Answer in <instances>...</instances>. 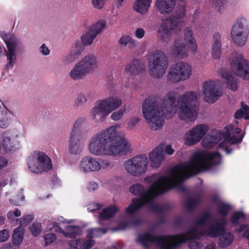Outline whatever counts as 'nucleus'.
I'll return each mask as SVG.
<instances>
[{"instance_id":"obj_1","label":"nucleus","mask_w":249,"mask_h":249,"mask_svg":"<svg viewBox=\"0 0 249 249\" xmlns=\"http://www.w3.org/2000/svg\"><path fill=\"white\" fill-rule=\"evenodd\" d=\"M220 158L217 152L198 151L193 154L189 161L175 166L166 175L153 174L145 178V182H153L148 189H146L140 183L133 184L129 190L132 194L139 197L132 199L131 204L126 209V213L129 215L133 214L144 205L151 203L158 195L177 186L191 176L208 170L213 164H218Z\"/></svg>"},{"instance_id":"obj_2","label":"nucleus","mask_w":249,"mask_h":249,"mask_svg":"<svg viewBox=\"0 0 249 249\" xmlns=\"http://www.w3.org/2000/svg\"><path fill=\"white\" fill-rule=\"evenodd\" d=\"M177 92L168 91L160 100L157 97L146 99L142 105L143 117L153 130L160 129L164 124V115L172 118L177 114L179 120L194 121L197 116L196 106L198 94L193 91H186L179 95L176 103Z\"/></svg>"},{"instance_id":"obj_3","label":"nucleus","mask_w":249,"mask_h":249,"mask_svg":"<svg viewBox=\"0 0 249 249\" xmlns=\"http://www.w3.org/2000/svg\"><path fill=\"white\" fill-rule=\"evenodd\" d=\"M211 217L210 213L202 214L196 220L194 227L188 232L176 236H157L149 233L139 235L137 242L146 249H174L180 243L188 240L189 247L191 249H200L202 244L195 240L199 236H209L215 238L221 235L224 232V226L226 224V219L222 218L219 221L208 224Z\"/></svg>"},{"instance_id":"obj_4","label":"nucleus","mask_w":249,"mask_h":249,"mask_svg":"<svg viewBox=\"0 0 249 249\" xmlns=\"http://www.w3.org/2000/svg\"><path fill=\"white\" fill-rule=\"evenodd\" d=\"M120 127V124H116L93 135L87 144L89 153L97 157H117L131 152L130 142L117 130Z\"/></svg>"},{"instance_id":"obj_5","label":"nucleus","mask_w":249,"mask_h":249,"mask_svg":"<svg viewBox=\"0 0 249 249\" xmlns=\"http://www.w3.org/2000/svg\"><path fill=\"white\" fill-rule=\"evenodd\" d=\"M224 132H216L213 135H207L201 142L202 145L205 148H211L222 140L219 146L223 148L227 154H230L231 150L228 147L229 144H236L241 142L244 135L241 134V129L232 126L226 128Z\"/></svg>"},{"instance_id":"obj_6","label":"nucleus","mask_w":249,"mask_h":249,"mask_svg":"<svg viewBox=\"0 0 249 249\" xmlns=\"http://www.w3.org/2000/svg\"><path fill=\"white\" fill-rule=\"evenodd\" d=\"M185 6L181 5L170 16L161 19L157 29L160 40L168 42L171 38L172 33L178 34L181 32L184 26L182 19L185 16Z\"/></svg>"},{"instance_id":"obj_7","label":"nucleus","mask_w":249,"mask_h":249,"mask_svg":"<svg viewBox=\"0 0 249 249\" xmlns=\"http://www.w3.org/2000/svg\"><path fill=\"white\" fill-rule=\"evenodd\" d=\"M1 37L4 41L7 50L5 51L6 57V68L8 69H13L17 61L16 52L22 49V44L20 40L14 35L7 34L5 32H0Z\"/></svg>"},{"instance_id":"obj_8","label":"nucleus","mask_w":249,"mask_h":249,"mask_svg":"<svg viewBox=\"0 0 249 249\" xmlns=\"http://www.w3.org/2000/svg\"><path fill=\"white\" fill-rule=\"evenodd\" d=\"M27 166L33 173L38 174L47 172L52 169L51 159L44 153L35 151L27 159Z\"/></svg>"},{"instance_id":"obj_9","label":"nucleus","mask_w":249,"mask_h":249,"mask_svg":"<svg viewBox=\"0 0 249 249\" xmlns=\"http://www.w3.org/2000/svg\"><path fill=\"white\" fill-rule=\"evenodd\" d=\"M168 65L166 55L162 52H155L148 58V71L154 78H160L164 74Z\"/></svg>"},{"instance_id":"obj_10","label":"nucleus","mask_w":249,"mask_h":249,"mask_svg":"<svg viewBox=\"0 0 249 249\" xmlns=\"http://www.w3.org/2000/svg\"><path fill=\"white\" fill-rule=\"evenodd\" d=\"M112 167V164L108 160L95 158L90 155L84 157L79 164L80 170L85 173L97 172L110 169Z\"/></svg>"},{"instance_id":"obj_11","label":"nucleus","mask_w":249,"mask_h":249,"mask_svg":"<svg viewBox=\"0 0 249 249\" xmlns=\"http://www.w3.org/2000/svg\"><path fill=\"white\" fill-rule=\"evenodd\" d=\"M192 68L185 62H180L171 66L168 72L166 78L168 82L178 83L181 81L188 79L191 74Z\"/></svg>"},{"instance_id":"obj_12","label":"nucleus","mask_w":249,"mask_h":249,"mask_svg":"<svg viewBox=\"0 0 249 249\" xmlns=\"http://www.w3.org/2000/svg\"><path fill=\"white\" fill-rule=\"evenodd\" d=\"M147 158L144 155L134 157L124 163L125 171L134 177H139L143 174L147 170Z\"/></svg>"},{"instance_id":"obj_13","label":"nucleus","mask_w":249,"mask_h":249,"mask_svg":"<svg viewBox=\"0 0 249 249\" xmlns=\"http://www.w3.org/2000/svg\"><path fill=\"white\" fill-rule=\"evenodd\" d=\"M247 20L241 17L237 19L232 27L231 31V39L234 43L239 46H244L247 40Z\"/></svg>"},{"instance_id":"obj_14","label":"nucleus","mask_w":249,"mask_h":249,"mask_svg":"<svg viewBox=\"0 0 249 249\" xmlns=\"http://www.w3.org/2000/svg\"><path fill=\"white\" fill-rule=\"evenodd\" d=\"M209 126L207 124H198L184 134L182 140L186 145L192 146L199 142L209 131Z\"/></svg>"},{"instance_id":"obj_15","label":"nucleus","mask_w":249,"mask_h":249,"mask_svg":"<svg viewBox=\"0 0 249 249\" xmlns=\"http://www.w3.org/2000/svg\"><path fill=\"white\" fill-rule=\"evenodd\" d=\"M232 72L244 79H249V62L240 54H233L230 59Z\"/></svg>"},{"instance_id":"obj_16","label":"nucleus","mask_w":249,"mask_h":249,"mask_svg":"<svg viewBox=\"0 0 249 249\" xmlns=\"http://www.w3.org/2000/svg\"><path fill=\"white\" fill-rule=\"evenodd\" d=\"M2 145L7 153H13L20 148L19 135L15 130H8L4 132L1 135Z\"/></svg>"},{"instance_id":"obj_17","label":"nucleus","mask_w":249,"mask_h":249,"mask_svg":"<svg viewBox=\"0 0 249 249\" xmlns=\"http://www.w3.org/2000/svg\"><path fill=\"white\" fill-rule=\"evenodd\" d=\"M217 87L218 82L214 81L208 80L203 83L202 91L205 101L213 103L222 95V91Z\"/></svg>"},{"instance_id":"obj_18","label":"nucleus","mask_w":249,"mask_h":249,"mask_svg":"<svg viewBox=\"0 0 249 249\" xmlns=\"http://www.w3.org/2000/svg\"><path fill=\"white\" fill-rule=\"evenodd\" d=\"M108 115L109 113L100 100L94 104L89 112L90 119L96 124L103 122Z\"/></svg>"},{"instance_id":"obj_19","label":"nucleus","mask_w":249,"mask_h":249,"mask_svg":"<svg viewBox=\"0 0 249 249\" xmlns=\"http://www.w3.org/2000/svg\"><path fill=\"white\" fill-rule=\"evenodd\" d=\"M53 230L55 232L62 233L65 237L70 238H75L77 236L82 235L83 232L82 228L71 225H67L63 229L57 227V224H54Z\"/></svg>"},{"instance_id":"obj_20","label":"nucleus","mask_w":249,"mask_h":249,"mask_svg":"<svg viewBox=\"0 0 249 249\" xmlns=\"http://www.w3.org/2000/svg\"><path fill=\"white\" fill-rule=\"evenodd\" d=\"M164 147V145L161 143L149 154V159L152 167L158 168L165 159Z\"/></svg>"},{"instance_id":"obj_21","label":"nucleus","mask_w":249,"mask_h":249,"mask_svg":"<svg viewBox=\"0 0 249 249\" xmlns=\"http://www.w3.org/2000/svg\"><path fill=\"white\" fill-rule=\"evenodd\" d=\"M189 51L187 44L183 42V39L178 37L174 41L171 53L178 58L182 59L188 56Z\"/></svg>"},{"instance_id":"obj_22","label":"nucleus","mask_w":249,"mask_h":249,"mask_svg":"<svg viewBox=\"0 0 249 249\" xmlns=\"http://www.w3.org/2000/svg\"><path fill=\"white\" fill-rule=\"evenodd\" d=\"M183 41L192 53L197 52L198 45L191 27L187 26L183 31Z\"/></svg>"},{"instance_id":"obj_23","label":"nucleus","mask_w":249,"mask_h":249,"mask_svg":"<svg viewBox=\"0 0 249 249\" xmlns=\"http://www.w3.org/2000/svg\"><path fill=\"white\" fill-rule=\"evenodd\" d=\"M83 138V136L70 135L68 150L71 154L78 155L82 152L84 147Z\"/></svg>"},{"instance_id":"obj_24","label":"nucleus","mask_w":249,"mask_h":249,"mask_svg":"<svg viewBox=\"0 0 249 249\" xmlns=\"http://www.w3.org/2000/svg\"><path fill=\"white\" fill-rule=\"evenodd\" d=\"M78 62L88 75L92 73L98 67L97 58L93 54L85 55Z\"/></svg>"},{"instance_id":"obj_25","label":"nucleus","mask_w":249,"mask_h":249,"mask_svg":"<svg viewBox=\"0 0 249 249\" xmlns=\"http://www.w3.org/2000/svg\"><path fill=\"white\" fill-rule=\"evenodd\" d=\"M176 0H155L156 10L161 14L172 13L175 8Z\"/></svg>"},{"instance_id":"obj_26","label":"nucleus","mask_w":249,"mask_h":249,"mask_svg":"<svg viewBox=\"0 0 249 249\" xmlns=\"http://www.w3.org/2000/svg\"><path fill=\"white\" fill-rule=\"evenodd\" d=\"M109 114L120 107L123 104L122 99L117 95H111L100 100Z\"/></svg>"},{"instance_id":"obj_27","label":"nucleus","mask_w":249,"mask_h":249,"mask_svg":"<svg viewBox=\"0 0 249 249\" xmlns=\"http://www.w3.org/2000/svg\"><path fill=\"white\" fill-rule=\"evenodd\" d=\"M94 244L95 241L92 239L78 238L69 243L68 249H90Z\"/></svg>"},{"instance_id":"obj_28","label":"nucleus","mask_w":249,"mask_h":249,"mask_svg":"<svg viewBox=\"0 0 249 249\" xmlns=\"http://www.w3.org/2000/svg\"><path fill=\"white\" fill-rule=\"evenodd\" d=\"M144 69V64L139 60H136L126 65L125 68V72L127 74L135 75L141 73Z\"/></svg>"},{"instance_id":"obj_29","label":"nucleus","mask_w":249,"mask_h":249,"mask_svg":"<svg viewBox=\"0 0 249 249\" xmlns=\"http://www.w3.org/2000/svg\"><path fill=\"white\" fill-rule=\"evenodd\" d=\"M213 43L212 46V57L215 59L220 58L221 53V37L218 33L213 34Z\"/></svg>"},{"instance_id":"obj_30","label":"nucleus","mask_w":249,"mask_h":249,"mask_svg":"<svg viewBox=\"0 0 249 249\" xmlns=\"http://www.w3.org/2000/svg\"><path fill=\"white\" fill-rule=\"evenodd\" d=\"M88 75L78 62L73 66L69 73L70 78L74 81L81 80Z\"/></svg>"},{"instance_id":"obj_31","label":"nucleus","mask_w":249,"mask_h":249,"mask_svg":"<svg viewBox=\"0 0 249 249\" xmlns=\"http://www.w3.org/2000/svg\"><path fill=\"white\" fill-rule=\"evenodd\" d=\"M118 210L117 206L114 205L103 209L99 215V223L102 224L103 221L113 217Z\"/></svg>"},{"instance_id":"obj_32","label":"nucleus","mask_w":249,"mask_h":249,"mask_svg":"<svg viewBox=\"0 0 249 249\" xmlns=\"http://www.w3.org/2000/svg\"><path fill=\"white\" fill-rule=\"evenodd\" d=\"M221 77L227 80V85L231 90L236 91L237 89V79L232 75H230L229 71L225 69H222L220 72Z\"/></svg>"},{"instance_id":"obj_33","label":"nucleus","mask_w":249,"mask_h":249,"mask_svg":"<svg viewBox=\"0 0 249 249\" xmlns=\"http://www.w3.org/2000/svg\"><path fill=\"white\" fill-rule=\"evenodd\" d=\"M152 0H136L133 4L135 11L142 14L146 13L151 3Z\"/></svg>"},{"instance_id":"obj_34","label":"nucleus","mask_w":249,"mask_h":249,"mask_svg":"<svg viewBox=\"0 0 249 249\" xmlns=\"http://www.w3.org/2000/svg\"><path fill=\"white\" fill-rule=\"evenodd\" d=\"M25 230L22 226L15 228L12 234V242L16 246H20L22 243L24 236Z\"/></svg>"},{"instance_id":"obj_35","label":"nucleus","mask_w":249,"mask_h":249,"mask_svg":"<svg viewBox=\"0 0 249 249\" xmlns=\"http://www.w3.org/2000/svg\"><path fill=\"white\" fill-rule=\"evenodd\" d=\"M118 45L122 48L127 46L130 50L136 47V41L131 36L127 35H123L118 40Z\"/></svg>"},{"instance_id":"obj_36","label":"nucleus","mask_w":249,"mask_h":249,"mask_svg":"<svg viewBox=\"0 0 249 249\" xmlns=\"http://www.w3.org/2000/svg\"><path fill=\"white\" fill-rule=\"evenodd\" d=\"M84 122L83 118L77 119L73 124L70 135L84 137L85 132L82 124Z\"/></svg>"},{"instance_id":"obj_37","label":"nucleus","mask_w":249,"mask_h":249,"mask_svg":"<svg viewBox=\"0 0 249 249\" xmlns=\"http://www.w3.org/2000/svg\"><path fill=\"white\" fill-rule=\"evenodd\" d=\"M234 239L233 235L229 232L222 234L219 238L218 245L221 247H226L229 246Z\"/></svg>"},{"instance_id":"obj_38","label":"nucleus","mask_w":249,"mask_h":249,"mask_svg":"<svg viewBox=\"0 0 249 249\" xmlns=\"http://www.w3.org/2000/svg\"><path fill=\"white\" fill-rule=\"evenodd\" d=\"M96 36V34H95L92 31H89L82 36L81 40L83 45H89L92 43Z\"/></svg>"},{"instance_id":"obj_39","label":"nucleus","mask_w":249,"mask_h":249,"mask_svg":"<svg viewBox=\"0 0 249 249\" xmlns=\"http://www.w3.org/2000/svg\"><path fill=\"white\" fill-rule=\"evenodd\" d=\"M80 57L79 55L74 52L70 51V52L64 55L62 58V61L65 65H69L75 62Z\"/></svg>"},{"instance_id":"obj_40","label":"nucleus","mask_w":249,"mask_h":249,"mask_svg":"<svg viewBox=\"0 0 249 249\" xmlns=\"http://www.w3.org/2000/svg\"><path fill=\"white\" fill-rule=\"evenodd\" d=\"M106 232L104 229L91 228L89 229L87 231V236L89 239L99 237Z\"/></svg>"},{"instance_id":"obj_41","label":"nucleus","mask_w":249,"mask_h":249,"mask_svg":"<svg viewBox=\"0 0 249 249\" xmlns=\"http://www.w3.org/2000/svg\"><path fill=\"white\" fill-rule=\"evenodd\" d=\"M106 27V21L104 19H100L93 24L91 26V31L96 34L102 32Z\"/></svg>"},{"instance_id":"obj_42","label":"nucleus","mask_w":249,"mask_h":249,"mask_svg":"<svg viewBox=\"0 0 249 249\" xmlns=\"http://www.w3.org/2000/svg\"><path fill=\"white\" fill-rule=\"evenodd\" d=\"M140 121V118L138 116H131L126 123V129L128 130H132L136 129L138 124Z\"/></svg>"},{"instance_id":"obj_43","label":"nucleus","mask_w":249,"mask_h":249,"mask_svg":"<svg viewBox=\"0 0 249 249\" xmlns=\"http://www.w3.org/2000/svg\"><path fill=\"white\" fill-rule=\"evenodd\" d=\"M126 111V107L124 106L118 110L114 111L110 115L111 120L114 121L120 120L124 116Z\"/></svg>"},{"instance_id":"obj_44","label":"nucleus","mask_w":249,"mask_h":249,"mask_svg":"<svg viewBox=\"0 0 249 249\" xmlns=\"http://www.w3.org/2000/svg\"><path fill=\"white\" fill-rule=\"evenodd\" d=\"M218 213L224 216L227 215L230 209V206L227 204L219 201L217 206Z\"/></svg>"},{"instance_id":"obj_45","label":"nucleus","mask_w":249,"mask_h":249,"mask_svg":"<svg viewBox=\"0 0 249 249\" xmlns=\"http://www.w3.org/2000/svg\"><path fill=\"white\" fill-rule=\"evenodd\" d=\"M70 50L80 56L83 51V44L81 40H75Z\"/></svg>"},{"instance_id":"obj_46","label":"nucleus","mask_w":249,"mask_h":249,"mask_svg":"<svg viewBox=\"0 0 249 249\" xmlns=\"http://www.w3.org/2000/svg\"><path fill=\"white\" fill-rule=\"evenodd\" d=\"M88 100V95L84 93H80L74 99V106L77 107H82Z\"/></svg>"},{"instance_id":"obj_47","label":"nucleus","mask_w":249,"mask_h":249,"mask_svg":"<svg viewBox=\"0 0 249 249\" xmlns=\"http://www.w3.org/2000/svg\"><path fill=\"white\" fill-rule=\"evenodd\" d=\"M21 211L18 209H15L13 211H9L7 214V217L9 221L12 222L14 221H19L20 218L17 217L21 215Z\"/></svg>"},{"instance_id":"obj_48","label":"nucleus","mask_w":249,"mask_h":249,"mask_svg":"<svg viewBox=\"0 0 249 249\" xmlns=\"http://www.w3.org/2000/svg\"><path fill=\"white\" fill-rule=\"evenodd\" d=\"M245 215L241 212H236L233 213L231 218V223L234 225H236L240 222L243 221L245 219Z\"/></svg>"},{"instance_id":"obj_49","label":"nucleus","mask_w":249,"mask_h":249,"mask_svg":"<svg viewBox=\"0 0 249 249\" xmlns=\"http://www.w3.org/2000/svg\"><path fill=\"white\" fill-rule=\"evenodd\" d=\"M108 0H91V3L93 8L97 10H103Z\"/></svg>"},{"instance_id":"obj_50","label":"nucleus","mask_w":249,"mask_h":249,"mask_svg":"<svg viewBox=\"0 0 249 249\" xmlns=\"http://www.w3.org/2000/svg\"><path fill=\"white\" fill-rule=\"evenodd\" d=\"M30 230L34 236H37L41 231V224L38 222H34L30 227Z\"/></svg>"},{"instance_id":"obj_51","label":"nucleus","mask_w":249,"mask_h":249,"mask_svg":"<svg viewBox=\"0 0 249 249\" xmlns=\"http://www.w3.org/2000/svg\"><path fill=\"white\" fill-rule=\"evenodd\" d=\"M24 200V196L21 192L18 195L15 197H13L10 199V201L11 203L15 204L16 205H19Z\"/></svg>"},{"instance_id":"obj_52","label":"nucleus","mask_w":249,"mask_h":249,"mask_svg":"<svg viewBox=\"0 0 249 249\" xmlns=\"http://www.w3.org/2000/svg\"><path fill=\"white\" fill-rule=\"evenodd\" d=\"M44 239L45 246H48L54 242L56 240V237L54 234L50 233L46 234L44 236Z\"/></svg>"},{"instance_id":"obj_53","label":"nucleus","mask_w":249,"mask_h":249,"mask_svg":"<svg viewBox=\"0 0 249 249\" xmlns=\"http://www.w3.org/2000/svg\"><path fill=\"white\" fill-rule=\"evenodd\" d=\"M33 218L34 217L32 215H27L23 216L19 219V226L23 227V226L27 225L33 220Z\"/></svg>"},{"instance_id":"obj_54","label":"nucleus","mask_w":249,"mask_h":249,"mask_svg":"<svg viewBox=\"0 0 249 249\" xmlns=\"http://www.w3.org/2000/svg\"><path fill=\"white\" fill-rule=\"evenodd\" d=\"M10 237V232L7 229H3L0 231V242L7 241Z\"/></svg>"},{"instance_id":"obj_55","label":"nucleus","mask_w":249,"mask_h":249,"mask_svg":"<svg viewBox=\"0 0 249 249\" xmlns=\"http://www.w3.org/2000/svg\"><path fill=\"white\" fill-rule=\"evenodd\" d=\"M197 203L198 200L196 199H188L185 203V207L188 210H191L195 207Z\"/></svg>"},{"instance_id":"obj_56","label":"nucleus","mask_w":249,"mask_h":249,"mask_svg":"<svg viewBox=\"0 0 249 249\" xmlns=\"http://www.w3.org/2000/svg\"><path fill=\"white\" fill-rule=\"evenodd\" d=\"M145 31L142 28H137L134 32L135 36L138 39H142L144 36Z\"/></svg>"},{"instance_id":"obj_57","label":"nucleus","mask_w":249,"mask_h":249,"mask_svg":"<svg viewBox=\"0 0 249 249\" xmlns=\"http://www.w3.org/2000/svg\"><path fill=\"white\" fill-rule=\"evenodd\" d=\"M102 205L100 204L92 203L89 204L88 207V210L89 212H93L95 210L100 209L102 207Z\"/></svg>"},{"instance_id":"obj_58","label":"nucleus","mask_w":249,"mask_h":249,"mask_svg":"<svg viewBox=\"0 0 249 249\" xmlns=\"http://www.w3.org/2000/svg\"><path fill=\"white\" fill-rule=\"evenodd\" d=\"M40 53L43 55H48L50 54V51L45 44L41 45L39 48Z\"/></svg>"},{"instance_id":"obj_59","label":"nucleus","mask_w":249,"mask_h":249,"mask_svg":"<svg viewBox=\"0 0 249 249\" xmlns=\"http://www.w3.org/2000/svg\"><path fill=\"white\" fill-rule=\"evenodd\" d=\"M87 187L89 191H93L98 189V186L95 182H90L88 183Z\"/></svg>"},{"instance_id":"obj_60","label":"nucleus","mask_w":249,"mask_h":249,"mask_svg":"<svg viewBox=\"0 0 249 249\" xmlns=\"http://www.w3.org/2000/svg\"><path fill=\"white\" fill-rule=\"evenodd\" d=\"M213 5L216 7H221L225 3V0H211Z\"/></svg>"},{"instance_id":"obj_61","label":"nucleus","mask_w":249,"mask_h":249,"mask_svg":"<svg viewBox=\"0 0 249 249\" xmlns=\"http://www.w3.org/2000/svg\"><path fill=\"white\" fill-rule=\"evenodd\" d=\"M164 145V149L165 150V152L166 154H167L169 155H172L174 152V150L172 148V146L170 144H165L163 143Z\"/></svg>"},{"instance_id":"obj_62","label":"nucleus","mask_w":249,"mask_h":249,"mask_svg":"<svg viewBox=\"0 0 249 249\" xmlns=\"http://www.w3.org/2000/svg\"><path fill=\"white\" fill-rule=\"evenodd\" d=\"M10 122L7 119H2L0 120V128H5L9 125Z\"/></svg>"},{"instance_id":"obj_63","label":"nucleus","mask_w":249,"mask_h":249,"mask_svg":"<svg viewBox=\"0 0 249 249\" xmlns=\"http://www.w3.org/2000/svg\"><path fill=\"white\" fill-rule=\"evenodd\" d=\"M8 163L7 160L4 158L0 157V169L5 167Z\"/></svg>"},{"instance_id":"obj_64","label":"nucleus","mask_w":249,"mask_h":249,"mask_svg":"<svg viewBox=\"0 0 249 249\" xmlns=\"http://www.w3.org/2000/svg\"><path fill=\"white\" fill-rule=\"evenodd\" d=\"M244 117L246 119H249V107L248 106L244 107Z\"/></svg>"}]
</instances>
